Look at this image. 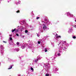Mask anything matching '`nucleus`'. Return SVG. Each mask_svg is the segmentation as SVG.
I'll use <instances>...</instances> for the list:
<instances>
[{
  "label": "nucleus",
  "mask_w": 76,
  "mask_h": 76,
  "mask_svg": "<svg viewBox=\"0 0 76 76\" xmlns=\"http://www.w3.org/2000/svg\"><path fill=\"white\" fill-rule=\"evenodd\" d=\"M42 26L43 27L42 29L43 31H47V30L49 29V28L47 26L45 23L44 22H42Z\"/></svg>",
  "instance_id": "nucleus-1"
},
{
  "label": "nucleus",
  "mask_w": 76,
  "mask_h": 76,
  "mask_svg": "<svg viewBox=\"0 0 76 76\" xmlns=\"http://www.w3.org/2000/svg\"><path fill=\"white\" fill-rule=\"evenodd\" d=\"M67 49V46L66 45H65L64 44L62 45V46H61V48H60L61 50H65Z\"/></svg>",
  "instance_id": "nucleus-2"
},
{
  "label": "nucleus",
  "mask_w": 76,
  "mask_h": 76,
  "mask_svg": "<svg viewBox=\"0 0 76 76\" xmlns=\"http://www.w3.org/2000/svg\"><path fill=\"white\" fill-rule=\"evenodd\" d=\"M44 64L45 67V69L46 70H48L49 69H50V64L47 63Z\"/></svg>",
  "instance_id": "nucleus-3"
},
{
  "label": "nucleus",
  "mask_w": 76,
  "mask_h": 76,
  "mask_svg": "<svg viewBox=\"0 0 76 76\" xmlns=\"http://www.w3.org/2000/svg\"><path fill=\"white\" fill-rule=\"evenodd\" d=\"M0 49L1 51V53L2 54H3V53H4V52L2 51H3V50H4V48H3V46L1 45L0 46Z\"/></svg>",
  "instance_id": "nucleus-4"
},
{
  "label": "nucleus",
  "mask_w": 76,
  "mask_h": 76,
  "mask_svg": "<svg viewBox=\"0 0 76 76\" xmlns=\"http://www.w3.org/2000/svg\"><path fill=\"white\" fill-rule=\"evenodd\" d=\"M72 31H73L72 28H69L68 31L69 34H71V33H72Z\"/></svg>",
  "instance_id": "nucleus-5"
},
{
  "label": "nucleus",
  "mask_w": 76,
  "mask_h": 76,
  "mask_svg": "<svg viewBox=\"0 0 76 76\" xmlns=\"http://www.w3.org/2000/svg\"><path fill=\"white\" fill-rule=\"evenodd\" d=\"M45 24H46V23L48 25H50V22L48 21V20H47V19H45Z\"/></svg>",
  "instance_id": "nucleus-6"
},
{
  "label": "nucleus",
  "mask_w": 76,
  "mask_h": 76,
  "mask_svg": "<svg viewBox=\"0 0 76 76\" xmlns=\"http://www.w3.org/2000/svg\"><path fill=\"white\" fill-rule=\"evenodd\" d=\"M53 70L54 72H55L56 71H58V69H57V67H56V66H54L53 68Z\"/></svg>",
  "instance_id": "nucleus-7"
},
{
  "label": "nucleus",
  "mask_w": 76,
  "mask_h": 76,
  "mask_svg": "<svg viewBox=\"0 0 76 76\" xmlns=\"http://www.w3.org/2000/svg\"><path fill=\"white\" fill-rule=\"evenodd\" d=\"M66 13L67 14V16H70L71 17H73V15L72 14H70V12H66Z\"/></svg>",
  "instance_id": "nucleus-8"
},
{
  "label": "nucleus",
  "mask_w": 76,
  "mask_h": 76,
  "mask_svg": "<svg viewBox=\"0 0 76 76\" xmlns=\"http://www.w3.org/2000/svg\"><path fill=\"white\" fill-rule=\"evenodd\" d=\"M37 58H38V60H40L41 59H42V57L41 56L39 55L37 56Z\"/></svg>",
  "instance_id": "nucleus-9"
},
{
  "label": "nucleus",
  "mask_w": 76,
  "mask_h": 76,
  "mask_svg": "<svg viewBox=\"0 0 76 76\" xmlns=\"http://www.w3.org/2000/svg\"><path fill=\"white\" fill-rule=\"evenodd\" d=\"M38 58H37V59H36L34 60V61L35 62V63H37V61H38Z\"/></svg>",
  "instance_id": "nucleus-10"
},
{
  "label": "nucleus",
  "mask_w": 76,
  "mask_h": 76,
  "mask_svg": "<svg viewBox=\"0 0 76 76\" xmlns=\"http://www.w3.org/2000/svg\"><path fill=\"white\" fill-rule=\"evenodd\" d=\"M56 38H61V36H58V35L56 34Z\"/></svg>",
  "instance_id": "nucleus-11"
},
{
  "label": "nucleus",
  "mask_w": 76,
  "mask_h": 76,
  "mask_svg": "<svg viewBox=\"0 0 76 76\" xmlns=\"http://www.w3.org/2000/svg\"><path fill=\"white\" fill-rule=\"evenodd\" d=\"M13 66V65H11L10 67L8 69V70H9L10 69H11L12 68V67Z\"/></svg>",
  "instance_id": "nucleus-12"
},
{
  "label": "nucleus",
  "mask_w": 76,
  "mask_h": 76,
  "mask_svg": "<svg viewBox=\"0 0 76 76\" xmlns=\"http://www.w3.org/2000/svg\"><path fill=\"white\" fill-rule=\"evenodd\" d=\"M21 48L22 49H24L25 48V45H23L21 46Z\"/></svg>",
  "instance_id": "nucleus-13"
},
{
  "label": "nucleus",
  "mask_w": 76,
  "mask_h": 76,
  "mask_svg": "<svg viewBox=\"0 0 76 76\" xmlns=\"http://www.w3.org/2000/svg\"><path fill=\"white\" fill-rule=\"evenodd\" d=\"M14 50L15 51H16L18 52L19 51V49L15 48Z\"/></svg>",
  "instance_id": "nucleus-14"
},
{
  "label": "nucleus",
  "mask_w": 76,
  "mask_h": 76,
  "mask_svg": "<svg viewBox=\"0 0 76 76\" xmlns=\"http://www.w3.org/2000/svg\"><path fill=\"white\" fill-rule=\"evenodd\" d=\"M48 50V49L47 48H45V52H47V51H48V50Z\"/></svg>",
  "instance_id": "nucleus-15"
},
{
  "label": "nucleus",
  "mask_w": 76,
  "mask_h": 76,
  "mask_svg": "<svg viewBox=\"0 0 76 76\" xmlns=\"http://www.w3.org/2000/svg\"><path fill=\"white\" fill-rule=\"evenodd\" d=\"M16 44L18 46H19V44H20V43H19V42H17Z\"/></svg>",
  "instance_id": "nucleus-16"
},
{
  "label": "nucleus",
  "mask_w": 76,
  "mask_h": 76,
  "mask_svg": "<svg viewBox=\"0 0 76 76\" xmlns=\"http://www.w3.org/2000/svg\"><path fill=\"white\" fill-rule=\"evenodd\" d=\"M30 69H31V70H32V72H34V68L33 67H31V68Z\"/></svg>",
  "instance_id": "nucleus-17"
},
{
  "label": "nucleus",
  "mask_w": 76,
  "mask_h": 76,
  "mask_svg": "<svg viewBox=\"0 0 76 76\" xmlns=\"http://www.w3.org/2000/svg\"><path fill=\"white\" fill-rule=\"evenodd\" d=\"M20 3H21L20 1H19L18 2V4H20Z\"/></svg>",
  "instance_id": "nucleus-18"
},
{
  "label": "nucleus",
  "mask_w": 76,
  "mask_h": 76,
  "mask_svg": "<svg viewBox=\"0 0 76 76\" xmlns=\"http://www.w3.org/2000/svg\"><path fill=\"white\" fill-rule=\"evenodd\" d=\"M16 31V28H15L13 30H12V32H14V31Z\"/></svg>",
  "instance_id": "nucleus-19"
},
{
  "label": "nucleus",
  "mask_w": 76,
  "mask_h": 76,
  "mask_svg": "<svg viewBox=\"0 0 76 76\" xmlns=\"http://www.w3.org/2000/svg\"><path fill=\"white\" fill-rule=\"evenodd\" d=\"M45 76H50V74H46Z\"/></svg>",
  "instance_id": "nucleus-20"
},
{
  "label": "nucleus",
  "mask_w": 76,
  "mask_h": 76,
  "mask_svg": "<svg viewBox=\"0 0 76 76\" xmlns=\"http://www.w3.org/2000/svg\"><path fill=\"white\" fill-rule=\"evenodd\" d=\"M73 38V39H76V37L75 36H73L72 37Z\"/></svg>",
  "instance_id": "nucleus-21"
},
{
  "label": "nucleus",
  "mask_w": 76,
  "mask_h": 76,
  "mask_svg": "<svg viewBox=\"0 0 76 76\" xmlns=\"http://www.w3.org/2000/svg\"><path fill=\"white\" fill-rule=\"evenodd\" d=\"M10 39L11 40V41L12 40V37H10Z\"/></svg>",
  "instance_id": "nucleus-22"
},
{
  "label": "nucleus",
  "mask_w": 76,
  "mask_h": 76,
  "mask_svg": "<svg viewBox=\"0 0 76 76\" xmlns=\"http://www.w3.org/2000/svg\"><path fill=\"white\" fill-rule=\"evenodd\" d=\"M46 37H44V38H43V39H44V40H45V39H46Z\"/></svg>",
  "instance_id": "nucleus-23"
},
{
  "label": "nucleus",
  "mask_w": 76,
  "mask_h": 76,
  "mask_svg": "<svg viewBox=\"0 0 76 76\" xmlns=\"http://www.w3.org/2000/svg\"><path fill=\"white\" fill-rule=\"evenodd\" d=\"M37 19H39V17H37L36 18Z\"/></svg>",
  "instance_id": "nucleus-24"
},
{
  "label": "nucleus",
  "mask_w": 76,
  "mask_h": 76,
  "mask_svg": "<svg viewBox=\"0 0 76 76\" xmlns=\"http://www.w3.org/2000/svg\"><path fill=\"white\" fill-rule=\"evenodd\" d=\"M61 54H60V53H58V56H61Z\"/></svg>",
  "instance_id": "nucleus-25"
},
{
  "label": "nucleus",
  "mask_w": 76,
  "mask_h": 76,
  "mask_svg": "<svg viewBox=\"0 0 76 76\" xmlns=\"http://www.w3.org/2000/svg\"><path fill=\"white\" fill-rule=\"evenodd\" d=\"M16 13H19L20 11L19 10H18L16 12Z\"/></svg>",
  "instance_id": "nucleus-26"
},
{
  "label": "nucleus",
  "mask_w": 76,
  "mask_h": 76,
  "mask_svg": "<svg viewBox=\"0 0 76 76\" xmlns=\"http://www.w3.org/2000/svg\"><path fill=\"white\" fill-rule=\"evenodd\" d=\"M63 42V43H65L66 42L65 41H62L61 42Z\"/></svg>",
  "instance_id": "nucleus-27"
},
{
  "label": "nucleus",
  "mask_w": 76,
  "mask_h": 76,
  "mask_svg": "<svg viewBox=\"0 0 76 76\" xmlns=\"http://www.w3.org/2000/svg\"><path fill=\"white\" fill-rule=\"evenodd\" d=\"M25 32L26 33H27V32H28V30H26L25 31Z\"/></svg>",
  "instance_id": "nucleus-28"
},
{
  "label": "nucleus",
  "mask_w": 76,
  "mask_h": 76,
  "mask_svg": "<svg viewBox=\"0 0 76 76\" xmlns=\"http://www.w3.org/2000/svg\"><path fill=\"white\" fill-rule=\"evenodd\" d=\"M73 26H74L75 28H76V24H75L74 25H73Z\"/></svg>",
  "instance_id": "nucleus-29"
},
{
  "label": "nucleus",
  "mask_w": 76,
  "mask_h": 76,
  "mask_svg": "<svg viewBox=\"0 0 76 76\" xmlns=\"http://www.w3.org/2000/svg\"><path fill=\"white\" fill-rule=\"evenodd\" d=\"M16 35H17V37H19V34H18V33H17L16 34Z\"/></svg>",
  "instance_id": "nucleus-30"
},
{
  "label": "nucleus",
  "mask_w": 76,
  "mask_h": 76,
  "mask_svg": "<svg viewBox=\"0 0 76 76\" xmlns=\"http://www.w3.org/2000/svg\"><path fill=\"white\" fill-rule=\"evenodd\" d=\"M40 42H39V41H38V43L39 44H40Z\"/></svg>",
  "instance_id": "nucleus-31"
},
{
  "label": "nucleus",
  "mask_w": 76,
  "mask_h": 76,
  "mask_svg": "<svg viewBox=\"0 0 76 76\" xmlns=\"http://www.w3.org/2000/svg\"><path fill=\"white\" fill-rule=\"evenodd\" d=\"M37 36L39 37V36H40L39 34H37Z\"/></svg>",
  "instance_id": "nucleus-32"
},
{
  "label": "nucleus",
  "mask_w": 76,
  "mask_h": 76,
  "mask_svg": "<svg viewBox=\"0 0 76 76\" xmlns=\"http://www.w3.org/2000/svg\"><path fill=\"white\" fill-rule=\"evenodd\" d=\"M53 47H54V45L53 44V45H52Z\"/></svg>",
  "instance_id": "nucleus-33"
},
{
  "label": "nucleus",
  "mask_w": 76,
  "mask_h": 76,
  "mask_svg": "<svg viewBox=\"0 0 76 76\" xmlns=\"http://www.w3.org/2000/svg\"><path fill=\"white\" fill-rule=\"evenodd\" d=\"M3 42H4V43H6V41H3Z\"/></svg>",
  "instance_id": "nucleus-34"
},
{
  "label": "nucleus",
  "mask_w": 76,
  "mask_h": 76,
  "mask_svg": "<svg viewBox=\"0 0 76 76\" xmlns=\"http://www.w3.org/2000/svg\"><path fill=\"white\" fill-rule=\"evenodd\" d=\"M9 36H10V37H12V34H11V35H9Z\"/></svg>",
  "instance_id": "nucleus-35"
},
{
  "label": "nucleus",
  "mask_w": 76,
  "mask_h": 76,
  "mask_svg": "<svg viewBox=\"0 0 76 76\" xmlns=\"http://www.w3.org/2000/svg\"><path fill=\"white\" fill-rule=\"evenodd\" d=\"M18 29L16 30V32H18Z\"/></svg>",
  "instance_id": "nucleus-36"
},
{
  "label": "nucleus",
  "mask_w": 76,
  "mask_h": 76,
  "mask_svg": "<svg viewBox=\"0 0 76 76\" xmlns=\"http://www.w3.org/2000/svg\"><path fill=\"white\" fill-rule=\"evenodd\" d=\"M51 44L52 45H53V44H53V43L52 42L51 43Z\"/></svg>",
  "instance_id": "nucleus-37"
},
{
  "label": "nucleus",
  "mask_w": 76,
  "mask_h": 76,
  "mask_svg": "<svg viewBox=\"0 0 76 76\" xmlns=\"http://www.w3.org/2000/svg\"><path fill=\"white\" fill-rule=\"evenodd\" d=\"M60 42L59 43V44H58V45H59V44H60Z\"/></svg>",
  "instance_id": "nucleus-38"
},
{
  "label": "nucleus",
  "mask_w": 76,
  "mask_h": 76,
  "mask_svg": "<svg viewBox=\"0 0 76 76\" xmlns=\"http://www.w3.org/2000/svg\"><path fill=\"white\" fill-rule=\"evenodd\" d=\"M30 42V40H29L28 42Z\"/></svg>",
  "instance_id": "nucleus-39"
},
{
  "label": "nucleus",
  "mask_w": 76,
  "mask_h": 76,
  "mask_svg": "<svg viewBox=\"0 0 76 76\" xmlns=\"http://www.w3.org/2000/svg\"><path fill=\"white\" fill-rule=\"evenodd\" d=\"M17 4V5H18V4Z\"/></svg>",
  "instance_id": "nucleus-40"
},
{
  "label": "nucleus",
  "mask_w": 76,
  "mask_h": 76,
  "mask_svg": "<svg viewBox=\"0 0 76 76\" xmlns=\"http://www.w3.org/2000/svg\"><path fill=\"white\" fill-rule=\"evenodd\" d=\"M32 12H33V11H32Z\"/></svg>",
  "instance_id": "nucleus-41"
},
{
  "label": "nucleus",
  "mask_w": 76,
  "mask_h": 76,
  "mask_svg": "<svg viewBox=\"0 0 76 76\" xmlns=\"http://www.w3.org/2000/svg\"><path fill=\"white\" fill-rule=\"evenodd\" d=\"M0 35H1V34L0 33Z\"/></svg>",
  "instance_id": "nucleus-42"
},
{
  "label": "nucleus",
  "mask_w": 76,
  "mask_h": 76,
  "mask_svg": "<svg viewBox=\"0 0 76 76\" xmlns=\"http://www.w3.org/2000/svg\"><path fill=\"white\" fill-rule=\"evenodd\" d=\"M18 27H19V26H18Z\"/></svg>",
  "instance_id": "nucleus-43"
}]
</instances>
